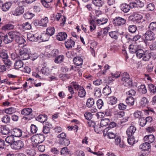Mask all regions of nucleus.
Returning <instances> with one entry per match:
<instances>
[{"label":"nucleus","instance_id":"79ce46f5","mask_svg":"<svg viewBox=\"0 0 156 156\" xmlns=\"http://www.w3.org/2000/svg\"><path fill=\"white\" fill-rule=\"evenodd\" d=\"M81 88L78 90V95L80 97L83 98L85 96L86 93L83 87H82Z\"/></svg>","mask_w":156,"mask_h":156},{"label":"nucleus","instance_id":"1a4fd4ad","mask_svg":"<svg viewBox=\"0 0 156 156\" xmlns=\"http://www.w3.org/2000/svg\"><path fill=\"white\" fill-rule=\"evenodd\" d=\"M24 11V9L23 7H17L12 11V12L13 15L19 16L23 14Z\"/></svg>","mask_w":156,"mask_h":156},{"label":"nucleus","instance_id":"c03bdc74","mask_svg":"<svg viewBox=\"0 0 156 156\" xmlns=\"http://www.w3.org/2000/svg\"><path fill=\"white\" fill-rule=\"evenodd\" d=\"M64 58L63 55H61L55 58L54 62L55 63H60L63 62Z\"/></svg>","mask_w":156,"mask_h":156},{"label":"nucleus","instance_id":"a18cd8bd","mask_svg":"<svg viewBox=\"0 0 156 156\" xmlns=\"http://www.w3.org/2000/svg\"><path fill=\"white\" fill-rule=\"evenodd\" d=\"M66 134L64 132H62L61 134L58 135L57 136V138L58 139V143H59V142L63 141V140L66 138Z\"/></svg>","mask_w":156,"mask_h":156},{"label":"nucleus","instance_id":"864d4df0","mask_svg":"<svg viewBox=\"0 0 156 156\" xmlns=\"http://www.w3.org/2000/svg\"><path fill=\"white\" fill-rule=\"evenodd\" d=\"M101 95V90L99 88H95L94 89V96L96 98H99Z\"/></svg>","mask_w":156,"mask_h":156},{"label":"nucleus","instance_id":"473e14b6","mask_svg":"<svg viewBox=\"0 0 156 156\" xmlns=\"http://www.w3.org/2000/svg\"><path fill=\"white\" fill-rule=\"evenodd\" d=\"M41 2L45 8H48L50 7V3L52 2V0H41Z\"/></svg>","mask_w":156,"mask_h":156},{"label":"nucleus","instance_id":"5701e85b","mask_svg":"<svg viewBox=\"0 0 156 156\" xmlns=\"http://www.w3.org/2000/svg\"><path fill=\"white\" fill-rule=\"evenodd\" d=\"M121 10L125 13L128 12L130 9V7L129 5L126 3L122 4L120 6Z\"/></svg>","mask_w":156,"mask_h":156},{"label":"nucleus","instance_id":"a878e982","mask_svg":"<svg viewBox=\"0 0 156 156\" xmlns=\"http://www.w3.org/2000/svg\"><path fill=\"white\" fill-rule=\"evenodd\" d=\"M48 19L45 17L44 18H42L38 21V23L40 26L46 27L47 23H48Z\"/></svg>","mask_w":156,"mask_h":156},{"label":"nucleus","instance_id":"37998d69","mask_svg":"<svg viewBox=\"0 0 156 156\" xmlns=\"http://www.w3.org/2000/svg\"><path fill=\"white\" fill-rule=\"evenodd\" d=\"M111 88L108 86L106 85L103 88V92L105 95H108L111 93Z\"/></svg>","mask_w":156,"mask_h":156},{"label":"nucleus","instance_id":"338daca9","mask_svg":"<svg viewBox=\"0 0 156 156\" xmlns=\"http://www.w3.org/2000/svg\"><path fill=\"white\" fill-rule=\"evenodd\" d=\"M22 28L25 30H30L31 28V26L30 24L28 22L23 23L22 25Z\"/></svg>","mask_w":156,"mask_h":156},{"label":"nucleus","instance_id":"6ab92c4d","mask_svg":"<svg viewBox=\"0 0 156 156\" xmlns=\"http://www.w3.org/2000/svg\"><path fill=\"white\" fill-rule=\"evenodd\" d=\"M111 76L108 77V83H111L112 81L114 80L112 78H117L120 77V73L119 72H116L114 73H111Z\"/></svg>","mask_w":156,"mask_h":156},{"label":"nucleus","instance_id":"052dcab7","mask_svg":"<svg viewBox=\"0 0 156 156\" xmlns=\"http://www.w3.org/2000/svg\"><path fill=\"white\" fill-rule=\"evenodd\" d=\"M16 111V109L12 107L7 108L5 110V113L8 114H11L15 113Z\"/></svg>","mask_w":156,"mask_h":156},{"label":"nucleus","instance_id":"393cba45","mask_svg":"<svg viewBox=\"0 0 156 156\" xmlns=\"http://www.w3.org/2000/svg\"><path fill=\"white\" fill-rule=\"evenodd\" d=\"M150 147V144L146 142L141 144L139 147L140 148L142 149L143 151L148 150Z\"/></svg>","mask_w":156,"mask_h":156},{"label":"nucleus","instance_id":"4c0bfd02","mask_svg":"<svg viewBox=\"0 0 156 156\" xmlns=\"http://www.w3.org/2000/svg\"><path fill=\"white\" fill-rule=\"evenodd\" d=\"M94 104V100L93 98H89L87 100L86 105L89 108L92 107Z\"/></svg>","mask_w":156,"mask_h":156},{"label":"nucleus","instance_id":"49530a36","mask_svg":"<svg viewBox=\"0 0 156 156\" xmlns=\"http://www.w3.org/2000/svg\"><path fill=\"white\" fill-rule=\"evenodd\" d=\"M10 118L9 116L7 115H5L2 118V121L4 123H9L10 122Z\"/></svg>","mask_w":156,"mask_h":156},{"label":"nucleus","instance_id":"bf43d9fd","mask_svg":"<svg viewBox=\"0 0 156 156\" xmlns=\"http://www.w3.org/2000/svg\"><path fill=\"white\" fill-rule=\"evenodd\" d=\"M149 89L151 93L153 94L155 93L156 92V87L152 84H150L148 85Z\"/></svg>","mask_w":156,"mask_h":156},{"label":"nucleus","instance_id":"f257e3e1","mask_svg":"<svg viewBox=\"0 0 156 156\" xmlns=\"http://www.w3.org/2000/svg\"><path fill=\"white\" fill-rule=\"evenodd\" d=\"M16 31H12L9 32L8 34L4 35L2 37L4 42L5 44H8L12 42L14 38L15 35H16Z\"/></svg>","mask_w":156,"mask_h":156},{"label":"nucleus","instance_id":"e433bc0d","mask_svg":"<svg viewBox=\"0 0 156 156\" xmlns=\"http://www.w3.org/2000/svg\"><path fill=\"white\" fill-rule=\"evenodd\" d=\"M2 26L1 29L5 31L12 29L14 28V26L11 24H6Z\"/></svg>","mask_w":156,"mask_h":156},{"label":"nucleus","instance_id":"4d7b16f0","mask_svg":"<svg viewBox=\"0 0 156 156\" xmlns=\"http://www.w3.org/2000/svg\"><path fill=\"white\" fill-rule=\"evenodd\" d=\"M108 20L107 19L103 18L102 19L97 20H96L97 24L99 25H103L105 24L108 22Z\"/></svg>","mask_w":156,"mask_h":156},{"label":"nucleus","instance_id":"69168bd1","mask_svg":"<svg viewBox=\"0 0 156 156\" xmlns=\"http://www.w3.org/2000/svg\"><path fill=\"white\" fill-rule=\"evenodd\" d=\"M46 123L47 124H46L47 125L44 126L43 130V133L45 134H47L50 131V128L49 127V125H48V123L47 122Z\"/></svg>","mask_w":156,"mask_h":156},{"label":"nucleus","instance_id":"f03ea898","mask_svg":"<svg viewBox=\"0 0 156 156\" xmlns=\"http://www.w3.org/2000/svg\"><path fill=\"white\" fill-rule=\"evenodd\" d=\"M121 80L123 84L125 86L128 87L132 86V80L130 78L129 75L127 73H124L121 75Z\"/></svg>","mask_w":156,"mask_h":156},{"label":"nucleus","instance_id":"3c124183","mask_svg":"<svg viewBox=\"0 0 156 156\" xmlns=\"http://www.w3.org/2000/svg\"><path fill=\"white\" fill-rule=\"evenodd\" d=\"M34 16V14L29 12H26L23 15L24 18L26 19H30Z\"/></svg>","mask_w":156,"mask_h":156},{"label":"nucleus","instance_id":"72a5a7b5","mask_svg":"<svg viewBox=\"0 0 156 156\" xmlns=\"http://www.w3.org/2000/svg\"><path fill=\"white\" fill-rule=\"evenodd\" d=\"M37 120L41 122V123H43L47 120V116L45 114L39 115L37 117Z\"/></svg>","mask_w":156,"mask_h":156},{"label":"nucleus","instance_id":"f704fd0d","mask_svg":"<svg viewBox=\"0 0 156 156\" xmlns=\"http://www.w3.org/2000/svg\"><path fill=\"white\" fill-rule=\"evenodd\" d=\"M138 88L139 92L143 94H145L147 92L146 87L144 85H141L138 87Z\"/></svg>","mask_w":156,"mask_h":156},{"label":"nucleus","instance_id":"7c9ffc66","mask_svg":"<svg viewBox=\"0 0 156 156\" xmlns=\"http://www.w3.org/2000/svg\"><path fill=\"white\" fill-rule=\"evenodd\" d=\"M23 62L21 60H18L16 61L15 62L14 66L16 69H18L21 68L23 67Z\"/></svg>","mask_w":156,"mask_h":156},{"label":"nucleus","instance_id":"7ed1b4c3","mask_svg":"<svg viewBox=\"0 0 156 156\" xmlns=\"http://www.w3.org/2000/svg\"><path fill=\"white\" fill-rule=\"evenodd\" d=\"M24 143L22 140L15 141L13 144L11 145V148L14 150L21 149L24 147Z\"/></svg>","mask_w":156,"mask_h":156},{"label":"nucleus","instance_id":"a19ab883","mask_svg":"<svg viewBox=\"0 0 156 156\" xmlns=\"http://www.w3.org/2000/svg\"><path fill=\"white\" fill-rule=\"evenodd\" d=\"M93 3L96 6L101 7L104 4V2L102 0H92Z\"/></svg>","mask_w":156,"mask_h":156},{"label":"nucleus","instance_id":"6e6d98bb","mask_svg":"<svg viewBox=\"0 0 156 156\" xmlns=\"http://www.w3.org/2000/svg\"><path fill=\"white\" fill-rule=\"evenodd\" d=\"M145 52L142 49H138L137 51L135 52L137 57L141 58L142 57Z\"/></svg>","mask_w":156,"mask_h":156},{"label":"nucleus","instance_id":"ddd939ff","mask_svg":"<svg viewBox=\"0 0 156 156\" xmlns=\"http://www.w3.org/2000/svg\"><path fill=\"white\" fill-rule=\"evenodd\" d=\"M136 130V128L133 126H130L126 131V133L128 136L133 137Z\"/></svg>","mask_w":156,"mask_h":156},{"label":"nucleus","instance_id":"39448f33","mask_svg":"<svg viewBox=\"0 0 156 156\" xmlns=\"http://www.w3.org/2000/svg\"><path fill=\"white\" fill-rule=\"evenodd\" d=\"M126 21V20L125 19L118 16L113 19V23L115 26H119L124 25Z\"/></svg>","mask_w":156,"mask_h":156},{"label":"nucleus","instance_id":"4be33fe9","mask_svg":"<svg viewBox=\"0 0 156 156\" xmlns=\"http://www.w3.org/2000/svg\"><path fill=\"white\" fill-rule=\"evenodd\" d=\"M133 40L134 41H139L140 42H141L142 44H145V41L142 38V36L141 35L138 34L133 37Z\"/></svg>","mask_w":156,"mask_h":156},{"label":"nucleus","instance_id":"603ef678","mask_svg":"<svg viewBox=\"0 0 156 156\" xmlns=\"http://www.w3.org/2000/svg\"><path fill=\"white\" fill-rule=\"evenodd\" d=\"M128 28L129 32L132 33H135L137 29L136 26L134 25L129 26Z\"/></svg>","mask_w":156,"mask_h":156},{"label":"nucleus","instance_id":"0e129e2a","mask_svg":"<svg viewBox=\"0 0 156 156\" xmlns=\"http://www.w3.org/2000/svg\"><path fill=\"white\" fill-rule=\"evenodd\" d=\"M97 106L98 109H101L104 105V102L101 99H98L96 102Z\"/></svg>","mask_w":156,"mask_h":156},{"label":"nucleus","instance_id":"2eb2a0df","mask_svg":"<svg viewBox=\"0 0 156 156\" xmlns=\"http://www.w3.org/2000/svg\"><path fill=\"white\" fill-rule=\"evenodd\" d=\"M12 3L10 2H5L4 4H2V10L3 12L8 11L11 7Z\"/></svg>","mask_w":156,"mask_h":156},{"label":"nucleus","instance_id":"cd10ccee","mask_svg":"<svg viewBox=\"0 0 156 156\" xmlns=\"http://www.w3.org/2000/svg\"><path fill=\"white\" fill-rule=\"evenodd\" d=\"M148 102L149 101L145 97H143L141 99L140 104L141 106L144 107L147 105Z\"/></svg>","mask_w":156,"mask_h":156},{"label":"nucleus","instance_id":"c85d7f7f","mask_svg":"<svg viewBox=\"0 0 156 156\" xmlns=\"http://www.w3.org/2000/svg\"><path fill=\"white\" fill-rule=\"evenodd\" d=\"M13 135L16 137H20L22 135V131L20 129L15 128L13 129Z\"/></svg>","mask_w":156,"mask_h":156},{"label":"nucleus","instance_id":"bb28decb","mask_svg":"<svg viewBox=\"0 0 156 156\" xmlns=\"http://www.w3.org/2000/svg\"><path fill=\"white\" fill-rule=\"evenodd\" d=\"M126 103L130 106H133L134 103V98L132 97H129L127 98L126 100Z\"/></svg>","mask_w":156,"mask_h":156},{"label":"nucleus","instance_id":"2f4dec72","mask_svg":"<svg viewBox=\"0 0 156 156\" xmlns=\"http://www.w3.org/2000/svg\"><path fill=\"white\" fill-rule=\"evenodd\" d=\"M115 143L116 145H119L120 147H123L124 146V144L123 142L121 141V139L119 136L116 137L115 139Z\"/></svg>","mask_w":156,"mask_h":156},{"label":"nucleus","instance_id":"680f3d73","mask_svg":"<svg viewBox=\"0 0 156 156\" xmlns=\"http://www.w3.org/2000/svg\"><path fill=\"white\" fill-rule=\"evenodd\" d=\"M115 117H116L119 118H121L123 117L124 116L125 113L123 111H120L115 112Z\"/></svg>","mask_w":156,"mask_h":156},{"label":"nucleus","instance_id":"e2e57ef3","mask_svg":"<svg viewBox=\"0 0 156 156\" xmlns=\"http://www.w3.org/2000/svg\"><path fill=\"white\" fill-rule=\"evenodd\" d=\"M61 154L64 156L67 155L69 154L68 149L66 147H64L62 148L60 151Z\"/></svg>","mask_w":156,"mask_h":156},{"label":"nucleus","instance_id":"f3484780","mask_svg":"<svg viewBox=\"0 0 156 156\" xmlns=\"http://www.w3.org/2000/svg\"><path fill=\"white\" fill-rule=\"evenodd\" d=\"M73 62L76 66H80L78 67L79 68L81 67L83 63V60L79 57H75L73 59Z\"/></svg>","mask_w":156,"mask_h":156},{"label":"nucleus","instance_id":"09e8293b","mask_svg":"<svg viewBox=\"0 0 156 156\" xmlns=\"http://www.w3.org/2000/svg\"><path fill=\"white\" fill-rule=\"evenodd\" d=\"M55 30L54 27H49L46 30V33L50 36L53 35L55 33Z\"/></svg>","mask_w":156,"mask_h":156},{"label":"nucleus","instance_id":"c756f323","mask_svg":"<svg viewBox=\"0 0 156 156\" xmlns=\"http://www.w3.org/2000/svg\"><path fill=\"white\" fill-rule=\"evenodd\" d=\"M32 112V110L30 108H24L21 111V113L24 115H27L30 114Z\"/></svg>","mask_w":156,"mask_h":156},{"label":"nucleus","instance_id":"5fc2aeb1","mask_svg":"<svg viewBox=\"0 0 156 156\" xmlns=\"http://www.w3.org/2000/svg\"><path fill=\"white\" fill-rule=\"evenodd\" d=\"M148 28L150 30L154 31H156V22H153L150 23Z\"/></svg>","mask_w":156,"mask_h":156},{"label":"nucleus","instance_id":"6e6552de","mask_svg":"<svg viewBox=\"0 0 156 156\" xmlns=\"http://www.w3.org/2000/svg\"><path fill=\"white\" fill-rule=\"evenodd\" d=\"M144 37L147 41H152L155 38L154 34L151 30L147 31L144 34Z\"/></svg>","mask_w":156,"mask_h":156},{"label":"nucleus","instance_id":"58836bf2","mask_svg":"<svg viewBox=\"0 0 156 156\" xmlns=\"http://www.w3.org/2000/svg\"><path fill=\"white\" fill-rule=\"evenodd\" d=\"M50 36L46 33H43L41 34V37L39 38L41 40H42L43 41H46L48 40Z\"/></svg>","mask_w":156,"mask_h":156},{"label":"nucleus","instance_id":"de8ad7c7","mask_svg":"<svg viewBox=\"0 0 156 156\" xmlns=\"http://www.w3.org/2000/svg\"><path fill=\"white\" fill-rule=\"evenodd\" d=\"M129 49L130 52L132 53H135L138 49L137 48V46L134 45L133 44H131L129 45Z\"/></svg>","mask_w":156,"mask_h":156},{"label":"nucleus","instance_id":"ea45409f","mask_svg":"<svg viewBox=\"0 0 156 156\" xmlns=\"http://www.w3.org/2000/svg\"><path fill=\"white\" fill-rule=\"evenodd\" d=\"M4 63L5 65L8 68H9L10 66H11L12 64V61L9 58V57L6 58L4 59V60H2Z\"/></svg>","mask_w":156,"mask_h":156},{"label":"nucleus","instance_id":"0eeeda50","mask_svg":"<svg viewBox=\"0 0 156 156\" xmlns=\"http://www.w3.org/2000/svg\"><path fill=\"white\" fill-rule=\"evenodd\" d=\"M34 142L36 144L42 143L44 140V137L42 134H36L33 136Z\"/></svg>","mask_w":156,"mask_h":156},{"label":"nucleus","instance_id":"412c9836","mask_svg":"<svg viewBox=\"0 0 156 156\" xmlns=\"http://www.w3.org/2000/svg\"><path fill=\"white\" fill-rule=\"evenodd\" d=\"M5 141L6 143L9 144L11 147V145L13 144L15 141L14 136L13 134L8 136L5 138Z\"/></svg>","mask_w":156,"mask_h":156},{"label":"nucleus","instance_id":"f8f14e48","mask_svg":"<svg viewBox=\"0 0 156 156\" xmlns=\"http://www.w3.org/2000/svg\"><path fill=\"white\" fill-rule=\"evenodd\" d=\"M66 48L69 49H70L74 47L75 44L74 41L71 38L68 39L65 42Z\"/></svg>","mask_w":156,"mask_h":156},{"label":"nucleus","instance_id":"774afa93","mask_svg":"<svg viewBox=\"0 0 156 156\" xmlns=\"http://www.w3.org/2000/svg\"><path fill=\"white\" fill-rule=\"evenodd\" d=\"M117 99L114 96H112L110 98V100L109 102V104L113 105L115 104L117 102Z\"/></svg>","mask_w":156,"mask_h":156},{"label":"nucleus","instance_id":"dca6fc26","mask_svg":"<svg viewBox=\"0 0 156 156\" xmlns=\"http://www.w3.org/2000/svg\"><path fill=\"white\" fill-rule=\"evenodd\" d=\"M155 139L154 136L152 134L146 135L144 138V141L150 144L154 141Z\"/></svg>","mask_w":156,"mask_h":156},{"label":"nucleus","instance_id":"b1692460","mask_svg":"<svg viewBox=\"0 0 156 156\" xmlns=\"http://www.w3.org/2000/svg\"><path fill=\"white\" fill-rule=\"evenodd\" d=\"M152 56V53L149 52L147 51H145L144 53L143 57V60L145 61H147L149 60Z\"/></svg>","mask_w":156,"mask_h":156},{"label":"nucleus","instance_id":"a211bd4d","mask_svg":"<svg viewBox=\"0 0 156 156\" xmlns=\"http://www.w3.org/2000/svg\"><path fill=\"white\" fill-rule=\"evenodd\" d=\"M67 37V34L65 32L58 33L56 36V38L59 41L65 40Z\"/></svg>","mask_w":156,"mask_h":156},{"label":"nucleus","instance_id":"aec40b11","mask_svg":"<svg viewBox=\"0 0 156 156\" xmlns=\"http://www.w3.org/2000/svg\"><path fill=\"white\" fill-rule=\"evenodd\" d=\"M0 133L2 135H7L10 133V130L5 126H0Z\"/></svg>","mask_w":156,"mask_h":156},{"label":"nucleus","instance_id":"8fccbe9b","mask_svg":"<svg viewBox=\"0 0 156 156\" xmlns=\"http://www.w3.org/2000/svg\"><path fill=\"white\" fill-rule=\"evenodd\" d=\"M110 122V120L108 119H105L101 120V126L103 127L106 126L108 125Z\"/></svg>","mask_w":156,"mask_h":156},{"label":"nucleus","instance_id":"4468645a","mask_svg":"<svg viewBox=\"0 0 156 156\" xmlns=\"http://www.w3.org/2000/svg\"><path fill=\"white\" fill-rule=\"evenodd\" d=\"M16 32L17 34L16 35H15L14 38L15 41L19 44H23L25 41V40L22 37H20V34L19 32Z\"/></svg>","mask_w":156,"mask_h":156},{"label":"nucleus","instance_id":"20e7f679","mask_svg":"<svg viewBox=\"0 0 156 156\" xmlns=\"http://www.w3.org/2000/svg\"><path fill=\"white\" fill-rule=\"evenodd\" d=\"M152 120V118L151 116H148L146 118L141 117L139 118V123L140 126H144L147 123H151Z\"/></svg>","mask_w":156,"mask_h":156},{"label":"nucleus","instance_id":"9d476101","mask_svg":"<svg viewBox=\"0 0 156 156\" xmlns=\"http://www.w3.org/2000/svg\"><path fill=\"white\" fill-rule=\"evenodd\" d=\"M103 127L101 126V125H97L94 127V130L97 133H102V132L103 133V134H105V132L106 133L108 132V128H107L103 130Z\"/></svg>","mask_w":156,"mask_h":156},{"label":"nucleus","instance_id":"13d9d810","mask_svg":"<svg viewBox=\"0 0 156 156\" xmlns=\"http://www.w3.org/2000/svg\"><path fill=\"white\" fill-rule=\"evenodd\" d=\"M109 35L112 38L115 39L118 38V33L117 31H114L110 32H109Z\"/></svg>","mask_w":156,"mask_h":156},{"label":"nucleus","instance_id":"423d86ee","mask_svg":"<svg viewBox=\"0 0 156 156\" xmlns=\"http://www.w3.org/2000/svg\"><path fill=\"white\" fill-rule=\"evenodd\" d=\"M26 48L23 49L19 52V58L23 60H26L29 59L30 56L28 52L26 51Z\"/></svg>","mask_w":156,"mask_h":156},{"label":"nucleus","instance_id":"c9c22d12","mask_svg":"<svg viewBox=\"0 0 156 156\" xmlns=\"http://www.w3.org/2000/svg\"><path fill=\"white\" fill-rule=\"evenodd\" d=\"M90 24V31L91 32L93 31L96 28V22L94 20H90L89 21Z\"/></svg>","mask_w":156,"mask_h":156},{"label":"nucleus","instance_id":"9b49d317","mask_svg":"<svg viewBox=\"0 0 156 156\" xmlns=\"http://www.w3.org/2000/svg\"><path fill=\"white\" fill-rule=\"evenodd\" d=\"M27 39L32 42H37L39 39V37L36 34H33L30 33L27 34Z\"/></svg>","mask_w":156,"mask_h":156}]
</instances>
